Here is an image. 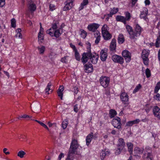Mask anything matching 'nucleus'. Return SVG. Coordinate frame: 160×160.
Wrapping results in <instances>:
<instances>
[{
	"instance_id": "53",
	"label": "nucleus",
	"mask_w": 160,
	"mask_h": 160,
	"mask_svg": "<svg viewBox=\"0 0 160 160\" xmlns=\"http://www.w3.org/2000/svg\"><path fill=\"white\" fill-rule=\"evenodd\" d=\"M5 0H0V7H2L5 5Z\"/></svg>"
},
{
	"instance_id": "34",
	"label": "nucleus",
	"mask_w": 160,
	"mask_h": 160,
	"mask_svg": "<svg viewBox=\"0 0 160 160\" xmlns=\"http://www.w3.org/2000/svg\"><path fill=\"white\" fill-rule=\"evenodd\" d=\"M46 32L51 37L54 36V30L52 28H50L48 30L46 31Z\"/></svg>"
},
{
	"instance_id": "60",
	"label": "nucleus",
	"mask_w": 160,
	"mask_h": 160,
	"mask_svg": "<svg viewBox=\"0 0 160 160\" xmlns=\"http://www.w3.org/2000/svg\"><path fill=\"white\" fill-rule=\"evenodd\" d=\"M70 46L73 49L74 52H75L76 50H77L75 46L74 45H72V44L71 43L70 44Z\"/></svg>"
},
{
	"instance_id": "61",
	"label": "nucleus",
	"mask_w": 160,
	"mask_h": 160,
	"mask_svg": "<svg viewBox=\"0 0 160 160\" xmlns=\"http://www.w3.org/2000/svg\"><path fill=\"white\" fill-rule=\"evenodd\" d=\"M22 117L23 118H31L32 117L31 116H29L26 114H24L23 115H22Z\"/></svg>"
},
{
	"instance_id": "6",
	"label": "nucleus",
	"mask_w": 160,
	"mask_h": 160,
	"mask_svg": "<svg viewBox=\"0 0 160 160\" xmlns=\"http://www.w3.org/2000/svg\"><path fill=\"white\" fill-rule=\"evenodd\" d=\"M101 85L104 88L107 87L110 82L109 78L107 77L102 76L100 78Z\"/></svg>"
},
{
	"instance_id": "46",
	"label": "nucleus",
	"mask_w": 160,
	"mask_h": 160,
	"mask_svg": "<svg viewBox=\"0 0 160 160\" xmlns=\"http://www.w3.org/2000/svg\"><path fill=\"white\" fill-rule=\"evenodd\" d=\"M126 21H129L130 19L131 16L129 12H127L125 13Z\"/></svg>"
},
{
	"instance_id": "40",
	"label": "nucleus",
	"mask_w": 160,
	"mask_h": 160,
	"mask_svg": "<svg viewBox=\"0 0 160 160\" xmlns=\"http://www.w3.org/2000/svg\"><path fill=\"white\" fill-rule=\"evenodd\" d=\"M108 27L107 25H104L102 28V33H104V32H108L107 29Z\"/></svg>"
},
{
	"instance_id": "20",
	"label": "nucleus",
	"mask_w": 160,
	"mask_h": 160,
	"mask_svg": "<svg viewBox=\"0 0 160 160\" xmlns=\"http://www.w3.org/2000/svg\"><path fill=\"white\" fill-rule=\"evenodd\" d=\"M116 41L115 39L113 38L110 43L109 49L111 51H113L116 50Z\"/></svg>"
},
{
	"instance_id": "41",
	"label": "nucleus",
	"mask_w": 160,
	"mask_h": 160,
	"mask_svg": "<svg viewBox=\"0 0 160 160\" xmlns=\"http://www.w3.org/2000/svg\"><path fill=\"white\" fill-rule=\"evenodd\" d=\"M145 74L147 78L150 77L151 76V72L149 69L147 68L145 70Z\"/></svg>"
},
{
	"instance_id": "10",
	"label": "nucleus",
	"mask_w": 160,
	"mask_h": 160,
	"mask_svg": "<svg viewBox=\"0 0 160 160\" xmlns=\"http://www.w3.org/2000/svg\"><path fill=\"white\" fill-rule=\"evenodd\" d=\"M112 59L114 62H118L120 64H122L124 62L123 58L117 55H113L112 56Z\"/></svg>"
},
{
	"instance_id": "44",
	"label": "nucleus",
	"mask_w": 160,
	"mask_h": 160,
	"mask_svg": "<svg viewBox=\"0 0 160 160\" xmlns=\"http://www.w3.org/2000/svg\"><path fill=\"white\" fill-rule=\"evenodd\" d=\"M56 55V54L55 53L52 52L50 53L49 57L50 59L52 60L53 59L55 58Z\"/></svg>"
},
{
	"instance_id": "35",
	"label": "nucleus",
	"mask_w": 160,
	"mask_h": 160,
	"mask_svg": "<svg viewBox=\"0 0 160 160\" xmlns=\"http://www.w3.org/2000/svg\"><path fill=\"white\" fill-rule=\"evenodd\" d=\"M58 24L59 22L58 21H56L55 22V23H53L52 24V28H52V29H53V30H56L57 29Z\"/></svg>"
},
{
	"instance_id": "2",
	"label": "nucleus",
	"mask_w": 160,
	"mask_h": 160,
	"mask_svg": "<svg viewBox=\"0 0 160 160\" xmlns=\"http://www.w3.org/2000/svg\"><path fill=\"white\" fill-rule=\"evenodd\" d=\"M78 147L79 145L78 143L77 140L75 139H72L69 152L66 160H73V154L76 152V150Z\"/></svg>"
},
{
	"instance_id": "32",
	"label": "nucleus",
	"mask_w": 160,
	"mask_h": 160,
	"mask_svg": "<svg viewBox=\"0 0 160 160\" xmlns=\"http://www.w3.org/2000/svg\"><path fill=\"white\" fill-rule=\"evenodd\" d=\"M117 112L113 109H111L109 111V115L111 118H112L117 115Z\"/></svg>"
},
{
	"instance_id": "29",
	"label": "nucleus",
	"mask_w": 160,
	"mask_h": 160,
	"mask_svg": "<svg viewBox=\"0 0 160 160\" xmlns=\"http://www.w3.org/2000/svg\"><path fill=\"white\" fill-rule=\"evenodd\" d=\"M126 144L128 148V151L130 153V155L132 154V153L133 145L132 143L130 142L127 143Z\"/></svg>"
},
{
	"instance_id": "5",
	"label": "nucleus",
	"mask_w": 160,
	"mask_h": 160,
	"mask_svg": "<svg viewBox=\"0 0 160 160\" xmlns=\"http://www.w3.org/2000/svg\"><path fill=\"white\" fill-rule=\"evenodd\" d=\"M125 145V143L124 140L122 138H120L118 139V149L115 152L116 155L119 154L121 151L124 148Z\"/></svg>"
},
{
	"instance_id": "50",
	"label": "nucleus",
	"mask_w": 160,
	"mask_h": 160,
	"mask_svg": "<svg viewBox=\"0 0 160 160\" xmlns=\"http://www.w3.org/2000/svg\"><path fill=\"white\" fill-rule=\"evenodd\" d=\"M160 35L158 37L155 43V45L156 47L158 48L159 47V44H160Z\"/></svg>"
},
{
	"instance_id": "58",
	"label": "nucleus",
	"mask_w": 160,
	"mask_h": 160,
	"mask_svg": "<svg viewBox=\"0 0 160 160\" xmlns=\"http://www.w3.org/2000/svg\"><path fill=\"white\" fill-rule=\"evenodd\" d=\"M15 37L21 38H22V35L21 33H17L15 35Z\"/></svg>"
},
{
	"instance_id": "7",
	"label": "nucleus",
	"mask_w": 160,
	"mask_h": 160,
	"mask_svg": "<svg viewBox=\"0 0 160 160\" xmlns=\"http://www.w3.org/2000/svg\"><path fill=\"white\" fill-rule=\"evenodd\" d=\"M112 124L114 128L119 129L121 128L122 124L121 122L120 118L118 117H116L113 119L112 121Z\"/></svg>"
},
{
	"instance_id": "62",
	"label": "nucleus",
	"mask_w": 160,
	"mask_h": 160,
	"mask_svg": "<svg viewBox=\"0 0 160 160\" xmlns=\"http://www.w3.org/2000/svg\"><path fill=\"white\" fill-rule=\"evenodd\" d=\"M132 125L131 121L128 122L126 124V126H131Z\"/></svg>"
},
{
	"instance_id": "28",
	"label": "nucleus",
	"mask_w": 160,
	"mask_h": 160,
	"mask_svg": "<svg viewBox=\"0 0 160 160\" xmlns=\"http://www.w3.org/2000/svg\"><path fill=\"white\" fill-rule=\"evenodd\" d=\"M148 9L147 8H144V10L141 12V14L140 15V18H141L146 19V17L148 14Z\"/></svg>"
},
{
	"instance_id": "36",
	"label": "nucleus",
	"mask_w": 160,
	"mask_h": 160,
	"mask_svg": "<svg viewBox=\"0 0 160 160\" xmlns=\"http://www.w3.org/2000/svg\"><path fill=\"white\" fill-rule=\"evenodd\" d=\"M160 89V82H158L156 84V86H155L154 92L155 93H157L158 91Z\"/></svg>"
},
{
	"instance_id": "24",
	"label": "nucleus",
	"mask_w": 160,
	"mask_h": 160,
	"mask_svg": "<svg viewBox=\"0 0 160 160\" xmlns=\"http://www.w3.org/2000/svg\"><path fill=\"white\" fill-rule=\"evenodd\" d=\"M102 35L105 40H108L112 38V35L109 33L108 31L102 33Z\"/></svg>"
},
{
	"instance_id": "4",
	"label": "nucleus",
	"mask_w": 160,
	"mask_h": 160,
	"mask_svg": "<svg viewBox=\"0 0 160 160\" xmlns=\"http://www.w3.org/2000/svg\"><path fill=\"white\" fill-rule=\"evenodd\" d=\"M149 54V50H144L142 51V58L144 64L148 66V65L149 59L148 57Z\"/></svg>"
},
{
	"instance_id": "8",
	"label": "nucleus",
	"mask_w": 160,
	"mask_h": 160,
	"mask_svg": "<svg viewBox=\"0 0 160 160\" xmlns=\"http://www.w3.org/2000/svg\"><path fill=\"white\" fill-rule=\"evenodd\" d=\"M73 0H66L65 2V6L63 10L64 11H66L70 9L73 6Z\"/></svg>"
},
{
	"instance_id": "54",
	"label": "nucleus",
	"mask_w": 160,
	"mask_h": 160,
	"mask_svg": "<svg viewBox=\"0 0 160 160\" xmlns=\"http://www.w3.org/2000/svg\"><path fill=\"white\" fill-rule=\"evenodd\" d=\"M68 57L67 56H65L63 58H62L61 59V61L63 62L66 63L67 62V61L66 59V58Z\"/></svg>"
},
{
	"instance_id": "63",
	"label": "nucleus",
	"mask_w": 160,
	"mask_h": 160,
	"mask_svg": "<svg viewBox=\"0 0 160 160\" xmlns=\"http://www.w3.org/2000/svg\"><path fill=\"white\" fill-rule=\"evenodd\" d=\"M7 148H4L3 149V152L6 155L9 154L10 153L9 152H7Z\"/></svg>"
},
{
	"instance_id": "57",
	"label": "nucleus",
	"mask_w": 160,
	"mask_h": 160,
	"mask_svg": "<svg viewBox=\"0 0 160 160\" xmlns=\"http://www.w3.org/2000/svg\"><path fill=\"white\" fill-rule=\"evenodd\" d=\"M88 3V0H84L81 3L84 6H85L87 5Z\"/></svg>"
},
{
	"instance_id": "48",
	"label": "nucleus",
	"mask_w": 160,
	"mask_h": 160,
	"mask_svg": "<svg viewBox=\"0 0 160 160\" xmlns=\"http://www.w3.org/2000/svg\"><path fill=\"white\" fill-rule=\"evenodd\" d=\"M68 124V122L66 120L62 122V127L64 129H65L67 128Z\"/></svg>"
},
{
	"instance_id": "26",
	"label": "nucleus",
	"mask_w": 160,
	"mask_h": 160,
	"mask_svg": "<svg viewBox=\"0 0 160 160\" xmlns=\"http://www.w3.org/2000/svg\"><path fill=\"white\" fill-rule=\"evenodd\" d=\"M109 154V152L106 149L103 150L100 153V157L102 160H103L105 156H108Z\"/></svg>"
},
{
	"instance_id": "51",
	"label": "nucleus",
	"mask_w": 160,
	"mask_h": 160,
	"mask_svg": "<svg viewBox=\"0 0 160 160\" xmlns=\"http://www.w3.org/2000/svg\"><path fill=\"white\" fill-rule=\"evenodd\" d=\"M118 8H114L111 10L110 12L114 14H116L118 11Z\"/></svg>"
},
{
	"instance_id": "16",
	"label": "nucleus",
	"mask_w": 160,
	"mask_h": 160,
	"mask_svg": "<svg viewBox=\"0 0 160 160\" xmlns=\"http://www.w3.org/2000/svg\"><path fill=\"white\" fill-rule=\"evenodd\" d=\"M89 59L90 60L91 62L93 64H96L98 62V56L95 54V55L92 54L91 53V55H90Z\"/></svg>"
},
{
	"instance_id": "59",
	"label": "nucleus",
	"mask_w": 160,
	"mask_h": 160,
	"mask_svg": "<svg viewBox=\"0 0 160 160\" xmlns=\"http://www.w3.org/2000/svg\"><path fill=\"white\" fill-rule=\"evenodd\" d=\"M64 157V154L62 153H60V154H59V155L58 156V160H61V158L62 157Z\"/></svg>"
},
{
	"instance_id": "37",
	"label": "nucleus",
	"mask_w": 160,
	"mask_h": 160,
	"mask_svg": "<svg viewBox=\"0 0 160 160\" xmlns=\"http://www.w3.org/2000/svg\"><path fill=\"white\" fill-rule=\"evenodd\" d=\"M52 85V83L50 82L48 84L46 88L45 89V92L46 93H47L48 94H49V93L48 92V91L51 90L50 87Z\"/></svg>"
},
{
	"instance_id": "22",
	"label": "nucleus",
	"mask_w": 160,
	"mask_h": 160,
	"mask_svg": "<svg viewBox=\"0 0 160 160\" xmlns=\"http://www.w3.org/2000/svg\"><path fill=\"white\" fill-rule=\"evenodd\" d=\"M116 20L118 22H123L124 24H126V18L123 16L120 15H117L116 18Z\"/></svg>"
},
{
	"instance_id": "18",
	"label": "nucleus",
	"mask_w": 160,
	"mask_h": 160,
	"mask_svg": "<svg viewBox=\"0 0 160 160\" xmlns=\"http://www.w3.org/2000/svg\"><path fill=\"white\" fill-rule=\"evenodd\" d=\"M85 72L87 73H89L92 72L93 67L92 65L90 63H88L84 66Z\"/></svg>"
},
{
	"instance_id": "31",
	"label": "nucleus",
	"mask_w": 160,
	"mask_h": 160,
	"mask_svg": "<svg viewBox=\"0 0 160 160\" xmlns=\"http://www.w3.org/2000/svg\"><path fill=\"white\" fill-rule=\"evenodd\" d=\"M124 41V38L122 34L119 35L118 38V42L119 44H122Z\"/></svg>"
},
{
	"instance_id": "25",
	"label": "nucleus",
	"mask_w": 160,
	"mask_h": 160,
	"mask_svg": "<svg viewBox=\"0 0 160 160\" xmlns=\"http://www.w3.org/2000/svg\"><path fill=\"white\" fill-rule=\"evenodd\" d=\"M100 58L101 60L102 61H104L106 60L107 57V55L106 52L102 50L100 52Z\"/></svg>"
},
{
	"instance_id": "13",
	"label": "nucleus",
	"mask_w": 160,
	"mask_h": 160,
	"mask_svg": "<svg viewBox=\"0 0 160 160\" xmlns=\"http://www.w3.org/2000/svg\"><path fill=\"white\" fill-rule=\"evenodd\" d=\"M28 8L31 12H34L36 9V6L31 0H29L28 2Z\"/></svg>"
},
{
	"instance_id": "19",
	"label": "nucleus",
	"mask_w": 160,
	"mask_h": 160,
	"mask_svg": "<svg viewBox=\"0 0 160 160\" xmlns=\"http://www.w3.org/2000/svg\"><path fill=\"white\" fill-rule=\"evenodd\" d=\"M144 151V149L143 148H140L138 147L135 148L134 150V155L137 156L138 154H142Z\"/></svg>"
},
{
	"instance_id": "1",
	"label": "nucleus",
	"mask_w": 160,
	"mask_h": 160,
	"mask_svg": "<svg viewBox=\"0 0 160 160\" xmlns=\"http://www.w3.org/2000/svg\"><path fill=\"white\" fill-rule=\"evenodd\" d=\"M126 28L129 35L130 38L134 41L136 40L138 38L140 35L141 32L143 30L142 28L138 24L135 25L134 29L132 27L128 25L126 26Z\"/></svg>"
},
{
	"instance_id": "3",
	"label": "nucleus",
	"mask_w": 160,
	"mask_h": 160,
	"mask_svg": "<svg viewBox=\"0 0 160 160\" xmlns=\"http://www.w3.org/2000/svg\"><path fill=\"white\" fill-rule=\"evenodd\" d=\"M142 158L143 160H152V154L151 147L148 146L145 147Z\"/></svg>"
},
{
	"instance_id": "64",
	"label": "nucleus",
	"mask_w": 160,
	"mask_h": 160,
	"mask_svg": "<svg viewBox=\"0 0 160 160\" xmlns=\"http://www.w3.org/2000/svg\"><path fill=\"white\" fill-rule=\"evenodd\" d=\"M50 9L51 11H52L54 9V6L52 4H50L49 6Z\"/></svg>"
},
{
	"instance_id": "39",
	"label": "nucleus",
	"mask_w": 160,
	"mask_h": 160,
	"mask_svg": "<svg viewBox=\"0 0 160 160\" xmlns=\"http://www.w3.org/2000/svg\"><path fill=\"white\" fill-rule=\"evenodd\" d=\"M38 49L39 50L40 54H43L45 51V48L44 46H41V47H38Z\"/></svg>"
},
{
	"instance_id": "27",
	"label": "nucleus",
	"mask_w": 160,
	"mask_h": 160,
	"mask_svg": "<svg viewBox=\"0 0 160 160\" xmlns=\"http://www.w3.org/2000/svg\"><path fill=\"white\" fill-rule=\"evenodd\" d=\"M95 37H96V39L95 40V43L98 44L100 40L101 36L100 32L98 31H97L94 34Z\"/></svg>"
},
{
	"instance_id": "11",
	"label": "nucleus",
	"mask_w": 160,
	"mask_h": 160,
	"mask_svg": "<svg viewBox=\"0 0 160 160\" xmlns=\"http://www.w3.org/2000/svg\"><path fill=\"white\" fill-rule=\"evenodd\" d=\"M122 56L125 58L127 62H129L131 59V54L128 51L125 50L122 52Z\"/></svg>"
},
{
	"instance_id": "45",
	"label": "nucleus",
	"mask_w": 160,
	"mask_h": 160,
	"mask_svg": "<svg viewBox=\"0 0 160 160\" xmlns=\"http://www.w3.org/2000/svg\"><path fill=\"white\" fill-rule=\"evenodd\" d=\"M141 86L140 84L137 86L133 91V93H135L138 92L141 88Z\"/></svg>"
},
{
	"instance_id": "43",
	"label": "nucleus",
	"mask_w": 160,
	"mask_h": 160,
	"mask_svg": "<svg viewBox=\"0 0 160 160\" xmlns=\"http://www.w3.org/2000/svg\"><path fill=\"white\" fill-rule=\"evenodd\" d=\"M86 44L87 45V52H91V45L90 43L88 42L87 41L86 42Z\"/></svg>"
},
{
	"instance_id": "15",
	"label": "nucleus",
	"mask_w": 160,
	"mask_h": 160,
	"mask_svg": "<svg viewBox=\"0 0 160 160\" xmlns=\"http://www.w3.org/2000/svg\"><path fill=\"white\" fill-rule=\"evenodd\" d=\"M153 112L154 116L160 120V109L157 106L154 107Z\"/></svg>"
},
{
	"instance_id": "52",
	"label": "nucleus",
	"mask_w": 160,
	"mask_h": 160,
	"mask_svg": "<svg viewBox=\"0 0 160 160\" xmlns=\"http://www.w3.org/2000/svg\"><path fill=\"white\" fill-rule=\"evenodd\" d=\"M43 32H39L38 33V39L39 40H43V38H41V36L42 35Z\"/></svg>"
},
{
	"instance_id": "30",
	"label": "nucleus",
	"mask_w": 160,
	"mask_h": 160,
	"mask_svg": "<svg viewBox=\"0 0 160 160\" xmlns=\"http://www.w3.org/2000/svg\"><path fill=\"white\" fill-rule=\"evenodd\" d=\"M32 109H33L34 112H37L38 110H40V105L39 103H37L35 104H33L32 105L31 107Z\"/></svg>"
},
{
	"instance_id": "9",
	"label": "nucleus",
	"mask_w": 160,
	"mask_h": 160,
	"mask_svg": "<svg viewBox=\"0 0 160 160\" xmlns=\"http://www.w3.org/2000/svg\"><path fill=\"white\" fill-rule=\"evenodd\" d=\"M91 55V52H84L82 54V57L81 60L82 62L84 64L86 63L88 59H89L90 55Z\"/></svg>"
},
{
	"instance_id": "55",
	"label": "nucleus",
	"mask_w": 160,
	"mask_h": 160,
	"mask_svg": "<svg viewBox=\"0 0 160 160\" xmlns=\"http://www.w3.org/2000/svg\"><path fill=\"white\" fill-rule=\"evenodd\" d=\"M132 125L138 123L139 122L140 120L139 119H137L135 120L131 121Z\"/></svg>"
},
{
	"instance_id": "12",
	"label": "nucleus",
	"mask_w": 160,
	"mask_h": 160,
	"mask_svg": "<svg viewBox=\"0 0 160 160\" xmlns=\"http://www.w3.org/2000/svg\"><path fill=\"white\" fill-rule=\"evenodd\" d=\"M121 99L122 102L124 104H127L128 102V96L125 92L122 93L120 95Z\"/></svg>"
},
{
	"instance_id": "23",
	"label": "nucleus",
	"mask_w": 160,
	"mask_h": 160,
	"mask_svg": "<svg viewBox=\"0 0 160 160\" xmlns=\"http://www.w3.org/2000/svg\"><path fill=\"white\" fill-rule=\"evenodd\" d=\"M64 90V87L62 86L59 87V89L57 91V93L58 96L60 97L61 100L62 99L63 93L62 92Z\"/></svg>"
},
{
	"instance_id": "47",
	"label": "nucleus",
	"mask_w": 160,
	"mask_h": 160,
	"mask_svg": "<svg viewBox=\"0 0 160 160\" xmlns=\"http://www.w3.org/2000/svg\"><path fill=\"white\" fill-rule=\"evenodd\" d=\"M156 95L154 96L153 98L154 99L157 100L158 101H160V94L159 93H156Z\"/></svg>"
},
{
	"instance_id": "56",
	"label": "nucleus",
	"mask_w": 160,
	"mask_h": 160,
	"mask_svg": "<svg viewBox=\"0 0 160 160\" xmlns=\"http://www.w3.org/2000/svg\"><path fill=\"white\" fill-rule=\"evenodd\" d=\"M73 91L76 94H77L78 91V87L76 86H75L73 87Z\"/></svg>"
},
{
	"instance_id": "42",
	"label": "nucleus",
	"mask_w": 160,
	"mask_h": 160,
	"mask_svg": "<svg viewBox=\"0 0 160 160\" xmlns=\"http://www.w3.org/2000/svg\"><path fill=\"white\" fill-rule=\"evenodd\" d=\"M87 35V33L86 31L84 30H82L81 31V36L83 38H85Z\"/></svg>"
},
{
	"instance_id": "21",
	"label": "nucleus",
	"mask_w": 160,
	"mask_h": 160,
	"mask_svg": "<svg viewBox=\"0 0 160 160\" xmlns=\"http://www.w3.org/2000/svg\"><path fill=\"white\" fill-rule=\"evenodd\" d=\"M62 33V27L59 28L58 29L54 30V36L58 38Z\"/></svg>"
},
{
	"instance_id": "33",
	"label": "nucleus",
	"mask_w": 160,
	"mask_h": 160,
	"mask_svg": "<svg viewBox=\"0 0 160 160\" xmlns=\"http://www.w3.org/2000/svg\"><path fill=\"white\" fill-rule=\"evenodd\" d=\"M74 56L75 59L78 61H80L81 60V57L79 53L78 52V50H76L75 52Z\"/></svg>"
},
{
	"instance_id": "17",
	"label": "nucleus",
	"mask_w": 160,
	"mask_h": 160,
	"mask_svg": "<svg viewBox=\"0 0 160 160\" xmlns=\"http://www.w3.org/2000/svg\"><path fill=\"white\" fill-rule=\"evenodd\" d=\"M99 26V25L98 24L93 23L88 25V28L89 30L94 32L98 28Z\"/></svg>"
},
{
	"instance_id": "49",
	"label": "nucleus",
	"mask_w": 160,
	"mask_h": 160,
	"mask_svg": "<svg viewBox=\"0 0 160 160\" xmlns=\"http://www.w3.org/2000/svg\"><path fill=\"white\" fill-rule=\"evenodd\" d=\"M11 26L12 27H16V20L14 18H12L11 20Z\"/></svg>"
},
{
	"instance_id": "38",
	"label": "nucleus",
	"mask_w": 160,
	"mask_h": 160,
	"mask_svg": "<svg viewBox=\"0 0 160 160\" xmlns=\"http://www.w3.org/2000/svg\"><path fill=\"white\" fill-rule=\"evenodd\" d=\"M25 154L26 153L24 151L21 150L18 152V156L21 158H22Z\"/></svg>"
},
{
	"instance_id": "14",
	"label": "nucleus",
	"mask_w": 160,
	"mask_h": 160,
	"mask_svg": "<svg viewBox=\"0 0 160 160\" xmlns=\"http://www.w3.org/2000/svg\"><path fill=\"white\" fill-rule=\"evenodd\" d=\"M96 137L94 136L93 133L91 132L86 138V145L88 146L92 138L95 139Z\"/></svg>"
}]
</instances>
